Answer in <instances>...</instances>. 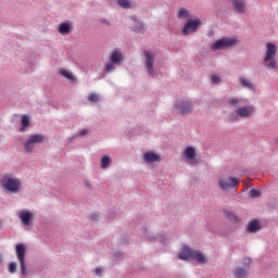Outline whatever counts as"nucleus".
Instances as JSON below:
<instances>
[{
  "instance_id": "nucleus-1",
  "label": "nucleus",
  "mask_w": 278,
  "mask_h": 278,
  "mask_svg": "<svg viewBox=\"0 0 278 278\" xmlns=\"http://www.w3.org/2000/svg\"><path fill=\"white\" fill-rule=\"evenodd\" d=\"M178 260H182L184 262H190L195 260L199 264H207V258L200 251L192 250L188 247H185L180 253L178 254Z\"/></svg>"
},
{
  "instance_id": "nucleus-2",
  "label": "nucleus",
  "mask_w": 278,
  "mask_h": 278,
  "mask_svg": "<svg viewBox=\"0 0 278 278\" xmlns=\"http://www.w3.org/2000/svg\"><path fill=\"white\" fill-rule=\"evenodd\" d=\"M263 62L269 71H275V68H277V45L270 42L266 45Z\"/></svg>"
},
{
  "instance_id": "nucleus-3",
  "label": "nucleus",
  "mask_w": 278,
  "mask_h": 278,
  "mask_svg": "<svg viewBox=\"0 0 278 278\" xmlns=\"http://www.w3.org/2000/svg\"><path fill=\"white\" fill-rule=\"evenodd\" d=\"M1 184L2 188H4L7 192H12V194L18 193L21 188H23V182H21V179L18 178L4 177L1 180Z\"/></svg>"
},
{
  "instance_id": "nucleus-4",
  "label": "nucleus",
  "mask_w": 278,
  "mask_h": 278,
  "mask_svg": "<svg viewBox=\"0 0 278 278\" xmlns=\"http://www.w3.org/2000/svg\"><path fill=\"white\" fill-rule=\"evenodd\" d=\"M15 253L20 262L22 275L23 277H25V275H27V269L25 267V255H27V247L25 245V243H17L15 245Z\"/></svg>"
},
{
  "instance_id": "nucleus-5",
  "label": "nucleus",
  "mask_w": 278,
  "mask_h": 278,
  "mask_svg": "<svg viewBox=\"0 0 278 278\" xmlns=\"http://www.w3.org/2000/svg\"><path fill=\"white\" fill-rule=\"evenodd\" d=\"M45 142V136L42 135H31L28 139L24 142V148L27 153H31L34 151L35 144H42Z\"/></svg>"
},
{
  "instance_id": "nucleus-6",
  "label": "nucleus",
  "mask_w": 278,
  "mask_h": 278,
  "mask_svg": "<svg viewBox=\"0 0 278 278\" xmlns=\"http://www.w3.org/2000/svg\"><path fill=\"white\" fill-rule=\"evenodd\" d=\"M199 27H201V18H189L182 28V34L190 36V34H194Z\"/></svg>"
},
{
  "instance_id": "nucleus-7",
  "label": "nucleus",
  "mask_w": 278,
  "mask_h": 278,
  "mask_svg": "<svg viewBox=\"0 0 278 278\" xmlns=\"http://www.w3.org/2000/svg\"><path fill=\"white\" fill-rule=\"evenodd\" d=\"M238 40L236 38H222L217 40L213 46V51H218V49H227L229 47H236Z\"/></svg>"
},
{
  "instance_id": "nucleus-8",
  "label": "nucleus",
  "mask_w": 278,
  "mask_h": 278,
  "mask_svg": "<svg viewBox=\"0 0 278 278\" xmlns=\"http://www.w3.org/2000/svg\"><path fill=\"white\" fill-rule=\"evenodd\" d=\"M218 184L222 190H228V188H238L240 186V179L235 177L219 178Z\"/></svg>"
},
{
  "instance_id": "nucleus-9",
  "label": "nucleus",
  "mask_w": 278,
  "mask_h": 278,
  "mask_svg": "<svg viewBox=\"0 0 278 278\" xmlns=\"http://www.w3.org/2000/svg\"><path fill=\"white\" fill-rule=\"evenodd\" d=\"M192 102L190 101H184L180 100L178 102H176V110H178L179 114L186 115V114H190L192 112Z\"/></svg>"
},
{
  "instance_id": "nucleus-10",
  "label": "nucleus",
  "mask_w": 278,
  "mask_h": 278,
  "mask_svg": "<svg viewBox=\"0 0 278 278\" xmlns=\"http://www.w3.org/2000/svg\"><path fill=\"white\" fill-rule=\"evenodd\" d=\"M144 56H146V68L148 71L149 75H153L154 72V63H155V55L149 51H144Z\"/></svg>"
},
{
  "instance_id": "nucleus-11",
  "label": "nucleus",
  "mask_w": 278,
  "mask_h": 278,
  "mask_svg": "<svg viewBox=\"0 0 278 278\" xmlns=\"http://www.w3.org/2000/svg\"><path fill=\"white\" fill-rule=\"evenodd\" d=\"M255 109L251 105L242 106L236 110V114L240 116V118H249L252 114H254Z\"/></svg>"
},
{
  "instance_id": "nucleus-12",
  "label": "nucleus",
  "mask_w": 278,
  "mask_h": 278,
  "mask_svg": "<svg viewBox=\"0 0 278 278\" xmlns=\"http://www.w3.org/2000/svg\"><path fill=\"white\" fill-rule=\"evenodd\" d=\"M232 8L238 14L247 12V0H232Z\"/></svg>"
},
{
  "instance_id": "nucleus-13",
  "label": "nucleus",
  "mask_w": 278,
  "mask_h": 278,
  "mask_svg": "<svg viewBox=\"0 0 278 278\" xmlns=\"http://www.w3.org/2000/svg\"><path fill=\"white\" fill-rule=\"evenodd\" d=\"M110 61L113 64H117V65L122 64V62H123V53H121V51H118V50H114L111 53Z\"/></svg>"
},
{
  "instance_id": "nucleus-14",
  "label": "nucleus",
  "mask_w": 278,
  "mask_h": 278,
  "mask_svg": "<svg viewBox=\"0 0 278 278\" xmlns=\"http://www.w3.org/2000/svg\"><path fill=\"white\" fill-rule=\"evenodd\" d=\"M20 218L24 225H29V223H31V218H34V214L29 211H23L20 214Z\"/></svg>"
},
{
  "instance_id": "nucleus-15",
  "label": "nucleus",
  "mask_w": 278,
  "mask_h": 278,
  "mask_svg": "<svg viewBox=\"0 0 278 278\" xmlns=\"http://www.w3.org/2000/svg\"><path fill=\"white\" fill-rule=\"evenodd\" d=\"M73 31V28H71V25L68 23H62L59 26V34H62L63 36H68Z\"/></svg>"
},
{
  "instance_id": "nucleus-16",
  "label": "nucleus",
  "mask_w": 278,
  "mask_h": 278,
  "mask_svg": "<svg viewBox=\"0 0 278 278\" xmlns=\"http://www.w3.org/2000/svg\"><path fill=\"white\" fill-rule=\"evenodd\" d=\"M144 160H146V162L152 163V162H160L161 157H160V155H157L153 152H148L144 154Z\"/></svg>"
},
{
  "instance_id": "nucleus-17",
  "label": "nucleus",
  "mask_w": 278,
  "mask_h": 278,
  "mask_svg": "<svg viewBox=\"0 0 278 278\" xmlns=\"http://www.w3.org/2000/svg\"><path fill=\"white\" fill-rule=\"evenodd\" d=\"M260 229V222L257 220H252L249 223L248 225V231H250V233H256V231Z\"/></svg>"
},
{
  "instance_id": "nucleus-18",
  "label": "nucleus",
  "mask_w": 278,
  "mask_h": 278,
  "mask_svg": "<svg viewBox=\"0 0 278 278\" xmlns=\"http://www.w3.org/2000/svg\"><path fill=\"white\" fill-rule=\"evenodd\" d=\"M185 156H186L188 160H194V157H197V151L194 150V148L188 147V148L185 150Z\"/></svg>"
},
{
  "instance_id": "nucleus-19",
  "label": "nucleus",
  "mask_w": 278,
  "mask_h": 278,
  "mask_svg": "<svg viewBox=\"0 0 278 278\" xmlns=\"http://www.w3.org/2000/svg\"><path fill=\"white\" fill-rule=\"evenodd\" d=\"M60 75L65 77V79H70V81H75V75L66 70H60Z\"/></svg>"
},
{
  "instance_id": "nucleus-20",
  "label": "nucleus",
  "mask_w": 278,
  "mask_h": 278,
  "mask_svg": "<svg viewBox=\"0 0 278 278\" xmlns=\"http://www.w3.org/2000/svg\"><path fill=\"white\" fill-rule=\"evenodd\" d=\"M224 216L228 218V220H232V223H238V220H240L238 216L230 211H224Z\"/></svg>"
},
{
  "instance_id": "nucleus-21",
  "label": "nucleus",
  "mask_w": 278,
  "mask_h": 278,
  "mask_svg": "<svg viewBox=\"0 0 278 278\" xmlns=\"http://www.w3.org/2000/svg\"><path fill=\"white\" fill-rule=\"evenodd\" d=\"M240 84L243 86V88H248L249 90H253V83L250 81L249 79L241 77L240 78Z\"/></svg>"
},
{
  "instance_id": "nucleus-22",
  "label": "nucleus",
  "mask_w": 278,
  "mask_h": 278,
  "mask_svg": "<svg viewBox=\"0 0 278 278\" xmlns=\"http://www.w3.org/2000/svg\"><path fill=\"white\" fill-rule=\"evenodd\" d=\"M177 16H178V18H190V11H188V10L185 9V8H181V9L178 11Z\"/></svg>"
},
{
  "instance_id": "nucleus-23",
  "label": "nucleus",
  "mask_w": 278,
  "mask_h": 278,
  "mask_svg": "<svg viewBox=\"0 0 278 278\" xmlns=\"http://www.w3.org/2000/svg\"><path fill=\"white\" fill-rule=\"evenodd\" d=\"M112 164V159L108 155L102 156L101 159V168H108Z\"/></svg>"
},
{
  "instance_id": "nucleus-24",
  "label": "nucleus",
  "mask_w": 278,
  "mask_h": 278,
  "mask_svg": "<svg viewBox=\"0 0 278 278\" xmlns=\"http://www.w3.org/2000/svg\"><path fill=\"white\" fill-rule=\"evenodd\" d=\"M249 275V273L247 271V269L244 268H237L236 273H235V277L237 278H245Z\"/></svg>"
},
{
  "instance_id": "nucleus-25",
  "label": "nucleus",
  "mask_w": 278,
  "mask_h": 278,
  "mask_svg": "<svg viewBox=\"0 0 278 278\" xmlns=\"http://www.w3.org/2000/svg\"><path fill=\"white\" fill-rule=\"evenodd\" d=\"M117 3L121 8H124L125 10L131 8V3L129 0H117Z\"/></svg>"
},
{
  "instance_id": "nucleus-26",
  "label": "nucleus",
  "mask_w": 278,
  "mask_h": 278,
  "mask_svg": "<svg viewBox=\"0 0 278 278\" xmlns=\"http://www.w3.org/2000/svg\"><path fill=\"white\" fill-rule=\"evenodd\" d=\"M114 64L116 63L108 62L104 67L105 73H112V71H115L116 66Z\"/></svg>"
},
{
  "instance_id": "nucleus-27",
  "label": "nucleus",
  "mask_w": 278,
  "mask_h": 278,
  "mask_svg": "<svg viewBox=\"0 0 278 278\" xmlns=\"http://www.w3.org/2000/svg\"><path fill=\"white\" fill-rule=\"evenodd\" d=\"M250 197H251V199H255L257 197H262V191H260L257 189H251Z\"/></svg>"
},
{
  "instance_id": "nucleus-28",
  "label": "nucleus",
  "mask_w": 278,
  "mask_h": 278,
  "mask_svg": "<svg viewBox=\"0 0 278 278\" xmlns=\"http://www.w3.org/2000/svg\"><path fill=\"white\" fill-rule=\"evenodd\" d=\"M88 101H90V103H97V101H99V94L97 93H90L88 96Z\"/></svg>"
},
{
  "instance_id": "nucleus-29",
  "label": "nucleus",
  "mask_w": 278,
  "mask_h": 278,
  "mask_svg": "<svg viewBox=\"0 0 278 278\" xmlns=\"http://www.w3.org/2000/svg\"><path fill=\"white\" fill-rule=\"evenodd\" d=\"M229 105H232L233 108H238V105H242V103H240V100L238 98H233L229 100Z\"/></svg>"
},
{
  "instance_id": "nucleus-30",
  "label": "nucleus",
  "mask_w": 278,
  "mask_h": 278,
  "mask_svg": "<svg viewBox=\"0 0 278 278\" xmlns=\"http://www.w3.org/2000/svg\"><path fill=\"white\" fill-rule=\"evenodd\" d=\"M22 126L29 127V116H27V115L22 116Z\"/></svg>"
},
{
  "instance_id": "nucleus-31",
  "label": "nucleus",
  "mask_w": 278,
  "mask_h": 278,
  "mask_svg": "<svg viewBox=\"0 0 278 278\" xmlns=\"http://www.w3.org/2000/svg\"><path fill=\"white\" fill-rule=\"evenodd\" d=\"M9 271L15 273L16 271V263H10L9 264Z\"/></svg>"
},
{
  "instance_id": "nucleus-32",
  "label": "nucleus",
  "mask_w": 278,
  "mask_h": 278,
  "mask_svg": "<svg viewBox=\"0 0 278 278\" xmlns=\"http://www.w3.org/2000/svg\"><path fill=\"white\" fill-rule=\"evenodd\" d=\"M136 27L138 31H142V29L144 28V24H142V22H136Z\"/></svg>"
},
{
  "instance_id": "nucleus-33",
  "label": "nucleus",
  "mask_w": 278,
  "mask_h": 278,
  "mask_svg": "<svg viewBox=\"0 0 278 278\" xmlns=\"http://www.w3.org/2000/svg\"><path fill=\"white\" fill-rule=\"evenodd\" d=\"M212 84H220V77L218 76H212L211 77Z\"/></svg>"
},
{
  "instance_id": "nucleus-34",
  "label": "nucleus",
  "mask_w": 278,
  "mask_h": 278,
  "mask_svg": "<svg viewBox=\"0 0 278 278\" xmlns=\"http://www.w3.org/2000/svg\"><path fill=\"white\" fill-rule=\"evenodd\" d=\"M88 134V129H83L80 132H79V136H87Z\"/></svg>"
},
{
  "instance_id": "nucleus-35",
  "label": "nucleus",
  "mask_w": 278,
  "mask_h": 278,
  "mask_svg": "<svg viewBox=\"0 0 278 278\" xmlns=\"http://www.w3.org/2000/svg\"><path fill=\"white\" fill-rule=\"evenodd\" d=\"M94 273H96V275H101V273H103V269L98 267V268H96Z\"/></svg>"
},
{
  "instance_id": "nucleus-36",
  "label": "nucleus",
  "mask_w": 278,
  "mask_h": 278,
  "mask_svg": "<svg viewBox=\"0 0 278 278\" xmlns=\"http://www.w3.org/2000/svg\"><path fill=\"white\" fill-rule=\"evenodd\" d=\"M247 264H251V258H245Z\"/></svg>"
},
{
  "instance_id": "nucleus-37",
  "label": "nucleus",
  "mask_w": 278,
  "mask_h": 278,
  "mask_svg": "<svg viewBox=\"0 0 278 278\" xmlns=\"http://www.w3.org/2000/svg\"><path fill=\"white\" fill-rule=\"evenodd\" d=\"M21 131H24V129H23V128H21Z\"/></svg>"
}]
</instances>
